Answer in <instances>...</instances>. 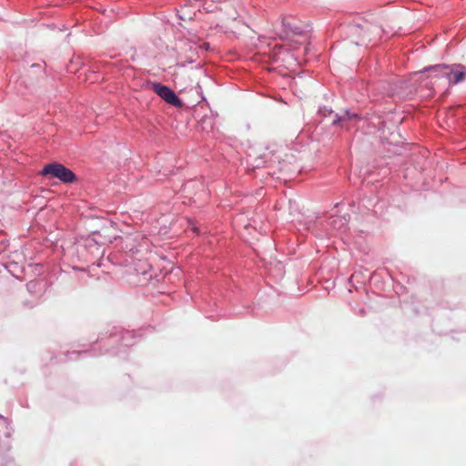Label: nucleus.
I'll return each instance as SVG.
<instances>
[{
	"label": "nucleus",
	"instance_id": "nucleus-1",
	"mask_svg": "<svg viewBox=\"0 0 466 466\" xmlns=\"http://www.w3.org/2000/svg\"><path fill=\"white\" fill-rule=\"evenodd\" d=\"M438 76L446 77L450 85H456L466 77V66L461 64L438 65L432 67Z\"/></svg>",
	"mask_w": 466,
	"mask_h": 466
},
{
	"label": "nucleus",
	"instance_id": "nucleus-2",
	"mask_svg": "<svg viewBox=\"0 0 466 466\" xmlns=\"http://www.w3.org/2000/svg\"><path fill=\"white\" fill-rule=\"evenodd\" d=\"M41 174L44 176L52 175L64 183H72L76 180V175L69 168L58 163L45 166Z\"/></svg>",
	"mask_w": 466,
	"mask_h": 466
},
{
	"label": "nucleus",
	"instance_id": "nucleus-3",
	"mask_svg": "<svg viewBox=\"0 0 466 466\" xmlns=\"http://www.w3.org/2000/svg\"><path fill=\"white\" fill-rule=\"evenodd\" d=\"M151 89L161 98H163L167 103L177 107H181L183 106L181 100L177 96L175 92L171 90L168 86H164L160 83H153L151 85Z\"/></svg>",
	"mask_w": 466,
	"mask_h": 466
},
{
	"label": "nucleus",
	"instance_id": "nucleus-4",
	"mask_svg": "<svg viewBox=\"0 0 466 466\" xmlns=\"http://www.w3.org/2000/svg\"><path fill=\"white\" fill-rule=\"evenodd\" d=\"M369 28H364L360 25H354L350 28V34L352 37L351 41L356 45H360L365 42L366 39H370Z\"/></svg>",
	"mask_w": 466,
	"mask_h": 466
},
{
	"label": "nucleus",
	"instance_id": "nucleus-5",
	"mask_svg": "<svg viewBox=\"0 0 466 466\" xmlns=\"http://www.w3.org/2000/svg\"><path fill=\"white\" fill-rule=\"evenodd\" d=\"M360 119V117L357 114H350L349 111H346L343 115L334 119L333 124H341L342 127L349 129L351 123H356Z\"/></svg>",
	"mask_w": 466,
	"mask_h": 466
},
{
	"label": "nucleus",
	"instance_id": "nucleus-6",
	"mask_svg": "<svg viewBox=\"0 0 466 466\" xmlns=\"http://www.w3.org/2000/svg\"><path fill=\"white\" fill-rule=\"evenodd\" d=\"M203 46L207 49L208 47V44L205 43L203 44Z\"/></svg>",
	"mask_w": 466,
	"mask_h": 466
}]
</instances>
